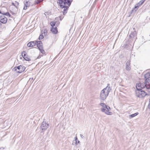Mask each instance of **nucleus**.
<instances>
[{"label":"nucleus","mask_w":150,"mask_h":150,"mask_svg":"<svg viewBox=\"0 0 150 150\" xmlns=\"http://www.w3.org/2000/svg\"><path fill=\"white\" fill-rule=\"evenodd\" d=\"M71 1L70 0H59V3L62 8L61 11L64 15H65L67 12L68 9L71 4Z\"/></svg>","instance_id":"nucleus-1"},{"label":"nucleus","mask_w":150,"mask_h":150,"mask_svg":"<svg viewBox=\"0 0 150 150\" xmlns=\"http://www.w3.org/2000/svg\"><path fill=\"white\" fill-rule=\"evenodd\" d=\"M110 85V84H108L107 86L101 91L100 95V97L101 100H104L108 96L109 93L111 90Z\"/></svg>","instance_id":"nucleus-2"},{"label":"nucleus","mask_w":150,"mask_h":150,"mask_svg":"<svg viewBox=\"0 0 150 150\" xmlns=\"http://www.w3.org/2000/svg\"><path fill=\"white\" fill-rule=\"evenodd\" d=\"M100 105L102 107L101 108V111L108 115H112V113L110 112V107L103 103H100Z\"/></svg>","instance_id":"nucleus-3"},{"label":"nucleus","mask_w":150,"mask_h":150,"mask_svg":"<svg viewBox=\"0 0 150 150\" xmlns=\"http://www.w3.org/2000/svg\"><path fill=\"white\" fill-rule=\"evenodd\" d=\"M136 94L137 97L140 98H143L147 95L146 93L144 91L140 90H137L136 91Z\"/></svg>","instance_id":"nucleus-4"},{"label":"nucleus","mask_w":150,"mask_h":150,"mask_svg":"<svg viewBox=\"0 0 150 150\" xmlns=\"http://www.w3.org/2000/svg\"><path fill=\"white\" fill-rule=\"evenodd\" d=\"M25 68L23 65H20L14 67L15 70L18 73H21L24 71Z\"/></svg>","instance_id":"nucleus-5"},{"label":"nucleus","mask_w":150,"mask_h":150,"mask_svg":"<svg viewBox=\"0 0 150 150\" xmlns=\"http://www.w3.org/2000/svg\"><path fill=\"white\" fill-rule=\"evenodd\" d=\"M48 126L49 124L46 122L43 121L40 126V128L42 130L44 131L47 129Z\"/></svg>","instance_id":"nucleus-6"},{"label":"nucleus","mask_w":150,"mask_h":150,"mask_svg":"<svg viewBox=\"0 0 150 150\" xmlns=\"http://www.w3.org/2000/svg\"><path fill=\"white\" fill-rule=\"evenodd\" d=\"M7 18L3 15H0V21L3 24H6L7 22Z\"/></svg>","instance_id":"nucleus-7"},{"label":"nucleus","mask_w":150,"mask_h":150,"mask_svg":"<svg viewBox=\"0 0 150 150\" xmlns=\"http://www.w3.org/2000/svg\"><path fill=\"white\" fill-rule=\"evenodd\" d=\"M144 84L146 88L149 89L150 88V78L145 80Z\"/></svg>","instance_id":"nucleus-8"},{"label":"nucleus","mask_w":150,"mask_h":150,"mask_svg":"<svg viewBox=\"0 0 150 150\" xmlns=\"http://www.w3.org/2000/svg\"><path fill=\"white\" fill-rule=\"evenodd\" d=\"M133 30L132 31L131 33L129 35V37L132 39L136 36L137 35V32L136 30H135L134 28H133Z\"/></svg>","instance_id":"nucleus-9"},{"label":"nucleus","mask_w":150,"mask_h":150,"mask_svg":"<svg viewBox=\"0 0 150 150\" xmlns=\"http://www.w3.org/2000/svg\"><path fill=\"white\" fill-rule=\"evenodd\" d=\"M18 8L13 7L11 11V13L14 16L18 12Z\"/></svg>","instance_id":"nucleus-10"},{"label":"nucleus","mask_w":150,"mask_h":150,"mask_svg":"<svg viewBox=\"0 0 150 150\" xmlns=\"http://www.w3.org/2000/svg\"><path fill=\"white\" fill-rule=\"evenodd\" d=\"M145 86L141 83H139L138 84H137L136 87L137 90H141L143 88H144Z\"/></svg>","instance_id":"nucleus-11"},{"label":"nucleus","mask_w":150,"mask_h":150,"mask_svg":"<svg viewBox=\"0 0 150 150\" xmlns=\"http://www.w3.org/2000/svg\"><path fill=\"white\" fill-rule=\"evenodd\" d=\"M7 11V8L5 7H1L0 8V13L4 15V14Z\"/></svg>","instance_id":"nucleus-12"},{"label":"nucleus","mask_w":150,"mask_h":150,"mask_svg":"<svg viewBox=\"0 0 150 150\" xmlns=\"http://www.w3.org/2000/svg\"><path fill=\"white\" fill-rule=\"evenodd\" d=\"M22 55L25 60L28 61H29L30 60V58L29 57H27L26 55V54L25 52L23 51V52H22Z\"/></svg>","instance_id":"nucleus-13"},{"label":"nucleus","mask_w":150,"mask_h":150,"mask_svg":"<svg viewBox=\"0 0 150 150\" xmlns=\"http://www.w3.org/2000/svg\"><path fill=\"white\" fill-rule=\"evenodd\" d=\"M142 4L139 1V3L135 5L134 8L132 10V11H136L139 7Z\"/></svg>","instance_id":"nucleus-14"},{"label":"nucleus","mask_w":150,"mask_h":150,"mask_svg":"<svg viewBox=\"0 0 150 150\" xmlns=\"http://www.w3.org/2000/svg\"><path fill=\"white\" fill-rule=\"evenodd\" d=\"M36 42L35 41H31L28 43L27 45L28 47H32L36 45Z\"/></svg>","instance_id":"nucleus-15"},{"label":"nucleus","mask_w":150,"mask_h":150,"mask_svg":"<svg viewBox=\"0 0 150 150\" xmlns=\"http://www.w3.org/2000/svg\"><path fill=\"white\" fill-rule=\"evenodd\" d=\"M30 2L28 1H26L24 3V6L23 8V9L25 10L27 9V7H29L30 6Z\"/></svg>","instance_id":"nucleus-16"},{"label":"nucleus","mask_w":150,"mask_h":150,"mask_svg":"<svg viewBox=\"0 0 150 150\" xmlns=\"http://www.w3.org/2000/svg\"><path fill=\"white\" fill-rule=\"evenodd\" d=\"M51 30L52 32L54 34H56L58 32L57 28L56 27L51 28Z\"/></svg>","instance_id":"nucleus-17"},{"label":"nucleus","mask_w":150,"mask_h":150,"mask_svg":"<svg viewBox=\"0 0 150 150\" xmlns=\"http://www.w3.org/2000/svg\"><path fill=\"white\" fill-rule=\"evenodd\" d=\"M130 64V61H128L126 63V69L127 71L129 70L130 69V68L129 65Z\"/></svg>","instance_id":"nucleus-18"},{"label":"nucleus","mask_w":150,"mask_h":150,"mask_svg":"<svg viewBox=\"0 0 150 150\" xmlns=\"http://www.w3.org/2000/svg\"><path fill=\"white\" fill-rule=\"evenodd\" d=\"M144 78L145 79H146L150 78V72H148L144 74Z\"/></svg>","instance_id":"nucleus-19"},{"label":"nucleus","mask_w":150,"mask_h":150,"mask_svg":"<svg viewBox=\"0 0 150 150\" xmlns=\"http://www.w3.org/2000/svg\"><path fill=\"white\" fill-rule=\"evenodd\" d=\"M12 4L13 6V7L18 8V6L19 4V3L18 2L16 1H15L14 2H13Z\"/></svg>","instance_id":"nucleus-20"},{"label":"nucleus","mask_w":150,"mask_h":150,"mask_svg":"<svg viewBox=\"0 0 150 150\" xmlns=\"http://www.w3.org/2000/svg\"><path fill=\"white\" fill-rule=\"evenodd\" d=\"M138 114H139L138 112H136L134 114L129 115V118H133V117H134L135 116H137V115Z\"/></svg>","instance_id":"nucleus-21"},{"label":"nucleus","mask_w":150,"mask_h":150,"mask_svg":"<svg viewBox=\"0 0 150 150\" xmlns=\"http://www.w3.org/2000/svg\"><path fill=\"white\" fill-rule=\"evenodd\" d=\"M4 16V15H5L6 16H8L9 17H11L12 18H13V16H11V14L9 13V12H8L7 11H6L3 15Z\"/></svg>","instance_id":"nucleus-22"},{"label":"nucleus","mask_w":150,"mask_h":150,"mask_svg":"<svg viewBox=\"0 0 150 150\" xmlns=\"http://www.w3.org/2000/svg\"><path fill=\"white\" fill-rule=\"evenodd\" d=\"M43 0H35L34 3L35 4H38L42 2Z\"/></svg>","instance_id":"nucleus-23"},{"label":"nucleus","mask_w":150,"mask_h":150,"mask_svg":"<svg viewBox=\"0 0 150 150\" xmlns=\"http://www.w3.org/2000/svg\"><path fill=\"white\" fill-rule=\"evenodd\" d=\"M35 42H36V46L41 45L42 44V42L41 41H35Z\"/></svg>","instance_id":"nucleus-24"},{"label":"nucleus","mask_w":150,"mask_h":150,"mask_svg":"<svg viewBox=\"0 0 150 150\" xmlns=\"http://www.w3.org/2000/svg\"><path fill=\"white\" fill-rule=\"evenodd\" d=\"M50 24L52 26L51 28H53L54 27V26H55V23L54 22H51L50 23Z\"/></svg>","instance_id":"nucleus-25"},{"label":"nucleus","mask_w":150,"mask_h":150,"mask_svg":"<svg viewBox=\"0 0 150 150\" xmlns=\"http://www.w3.org/2000/svg\"><path fill=\"white\" fill-rule=\"evenodd\" d=\"M47 31L46 30H44L43 31V30H42V34H44V35H45L47 34Z\"/></svg>","instance_id":"nucleus-26"},{"label":"nucleus","mask_w":150,"mask_h":150,"mask_svg":"<svg viewBox=\"0 0 150 150\" xmlns=\"http://www.w3.org/2000/svg\"><path fill=\"white\" fill-rule=\"evenodd\" d=\"M44 38L43 35H40L39 38V39L40 40H41L42 39Z\"/></svg>","instance_id":"nucleus-27"},{"label":"nucleus","mask_w":150,"mask_h":150,"mask_svg":"<svg viewBox=\"0 0 150 150\" xmlns=\"http://www.w3.org/2000/svg\"><path fill=\"white\" fill-rule=\"evenodd\" d=\"M75 140L76 141V144H77V143H79V141L77 139V137H75Z\"/></svg>","instance_id":"nucleus-28"},{"label":"nucleus","mask_w":150,"mask_h":150,"mask_svg":"<svg viewBox=\"0 0 150 150\" xmlns=\"http://www.w3.org/2000/svg\"><path fill=\"white\" fill-rule=\"evenodd\" d=\"M37 47L38 48V49L40 50L42 49V45H40L39 46H38Z\"/></svg>","instance_id":"nucleus-29"},{"label":"nucleus","mask_w":150,"mask_h":150,"mask_svg":"<svg viewBox=\"0 0 150 150\" xmlns=\"http://www.w3.org/2000/svg\"><path fill=\"white\" fill-rule=\"evenodd\" d=\"M42 54H45V51L42 49L40 50Z\"/></svg>","instance_id":"nucleus-30"},{"label":"nucleus","mask_w":150,"mask_h":150,"mask_svg":"<svg viewBox=\"0 0 150 150\" xmlns=\"http://www.w3.org/2000/svg\"><path fill=\"white\" fill-rule=\"evenodd\" d=\"M146 0H141V1H140V3H141L142 4H143V3Z\"/></svg>","instance_id":"nucleus-31"},{"label":"nucleus","mask_w":150,"mask_h":150,"mask_svg":"<svg viewBox=\"0 0 150 150\" xmlns=\"http://www.w3.org/2000/svg\"><path fill=\"white\" fill-rule=\"evenodd\" d=\"M148 107L149 109H150V99L149 100V104L148 105Z\"/></svg>","instance_id":"nucleus-32"},{"label":"nucleus","mask_w":150,"mask_h":150,"mask_svg":"<svg viewBox=\"0 0 150 150\" xmlns=\"http://www.w3.org/2000/svg\"><path fill=\"white\" fill-rule=\"evenodd\" d=\"M80 135V136H81V137L83 138V135H82V134H81Z\"/></svg>","instance_id":"nucleus-33"},{"label":"nucleus","mask_w":150,"mask_h":150,"mask_svg":"<svg viewBox=\"0 0 150 150\" xmlns=\"http://www.w3.org/2000/svg\"><path fill=\"white\" fill-rule=\"evenodd\" d=\"M33 78H30V79H29V80H33Z\"/></svg>","instance_id":"nucleus-34"},{"label":"nucleus","mask_w":150,"mask_h":150,"mask_svg":"<svg viewBox=\"0 0 150 150\" xmlns=\"http://www.w3.org/2000/svg\"><path fill=\"white\" fill-rule=\"evenodd\" d=\"M2 23H1V22L0 21V26H1L2 25Z\"/></svg>","instance_id":"nucleus-35"}]
</instances>
